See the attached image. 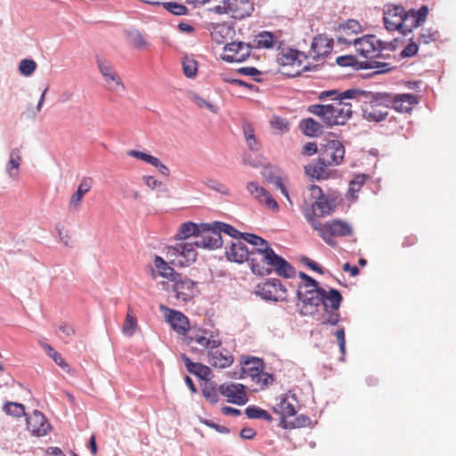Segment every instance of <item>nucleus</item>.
<instances>
[{"mask_svg":"<svg viewBox=\"0 0 456 456\" xmlns=\"http://www.w3.org/2000/svg\"><path fill=\"white\" fill-rule=\"evenodd\" d=\"M208 362L215 368L224 369L232 365L233 356L228 350L220 346L217 349H211L208 353Z\"/></svg>","mask_w":456,"mask_h":456,"instance_id":"obj_29","label":"nucleus"},{"mask_svg":"<svg viewBox=\"0 0 456 456\" xmlns=\"http://www.w3.org/2000/svg\"><path fill=\"white\" fill-rule=\"evenodd\" d=\"M366 177L364 175H356L349 183V188L346 193L347 198L355 200L357 199L356 193L360 191L362 186L364 184Z\"/></svg>","mask_w":456,"mask_h":456,"instance_id":"obj_41","label":"nucleus"},{"mask_svg":"<svg viewBox=\"0 0 456 456\" xmlns=\"http://www.w3.org/2000/svg\"><path fill=\"white\" fill-rule=\"evenodd\" d=\"M282 44L277 34L265 30L256 34L253 39L254 47L257 49H279Z\"/></svg>","mask_w":456,"mask_h":456,"instance_id":"obj_28","label":"nucleus"},{"mask_svg":"<svg viewBox=\"0 0 456 456\" xmlns=\"http://www.w3.org/2000/svg\"><path fill=\"white\" fill-rule=\"evenodd\" d=\"M167 310V308H166ZM167 320L172 329L180 335H186L190 330V323L188 318L181 312L168 309Z\"/></svg>","mask_w":456,"mask_h":456,"instance_id":"obj_30","label":"nucleus"},{"mask_svg":"<svg viewBox=\"0 0 456 456\" xmlns=\"http://www.w3.org/2000/svg\"><path fill=\"white\" fill-rule=\"evenodd\" d=\"M322 293H325V289L319 288L317 281L314 279H309L308 283L300 285L297 292L302 304L300 314L311 315L314 314L316 307L321 305Z\"/></svg>","mask_w":456,"mask_h":456,"instance_id":"obj_7","label":"nucleus"},{"mask_svg":"<svg viewBox=\"0 0 456 456\" xmlns=\"http://www.w3.org/2000/svg\"><path fill=\"white\" fill-rule=\"evenodd\" d=\"M389 108L400 113H410L413 106L419 103L418 98L412 94H389Z\"/></svg>","mask_w":456,"mask_h":456,"instance_id":"obj_24","label":"nucleus"},{"mask_svg":"<svg viewBox=\"0 0 456 456\" xmlns=\"http://www.w3.org/2000/svg\"><path fill=\"white\" fill-rule=\"evenodd\" d=\"M333 48V39L323 34L315 36L313 39L309 55L314 60L328 56Z\"/></svg>","mask_w":456,"mask_h":456,"instance_id":"obj_23","label":"nucleus"},{"mask_svg":"<svg viewBox=\"0 0 456 456\" xmlns=\"http://www.w3.org/2000/svg\"><path fill=\"white\" fill-rule=\"evenodd\" d=\"M200 227L201 225L199 226L192 222L183 223L179 226L177 232L175 235V239L176 240H186L192 237L193 240H195L200 232Z\"/></svg>","mask_w":456,"mask_h":456,"instance_id":"obj_34","label":"nucleus"},{"mask_svg":"<svg viewBox=\"0 0 456 456\" xmlns=\"http://www.w3.org/2000/svg\"><path fill=\"white\" fill-rule=\"evenodd\" d=\"M163 6L175 15H184L187 12V8L184 5L175 2L163 3Z\"/></svg>","mask_w":456,"mask_h":456,"instance_id":"obj_56","label":"nucleus"},{"mask_svg":"<svg viewBox=\"0 0 456 456\" xmlns=\"http://www.w3.org/2000/svg\"><path fill=\"white\" fill-rule=\"evenodd\" d=\"M333 166L322 160L320 156L316 160L305 167L307 175L316 180H327L334 176L335 172L331 169Z\"/></svg>","mask_w":456,"mask_h":456,"instance_id":"obj_21","label":"nucleus"},{"mask_svg":"<svg viewBox=\"0 0 456 456\" xmlns=\"http://www.w3.org/2000/svg\"><path fill=\"white\" fill-rule=\"evenodd\" d=\"M218 390H216V386L213 382L208 381L205 382L202 387V395L207 401L215 404L218 402Z\"/></svg>","mask_w":456,"mask_h":456,"instance_id":"obj_43","label":"nucleus"},{"mask_svg":"<svg viewBox=\"0 0 456 456\" xmlns=\"http://www.w3.org/2000/svg\"><path fill=\"white\" fill-rule=\"evenodd\" d=\"M242 129L248 147L251 151H258L260 149V142L255 134V129L252 125L245 122L243 123Z\"/></svg>","mask_w":456,"mask_h":456,"instance_id":"obj_39","label":"nucleus"},{"mask_svg":"<svg viewBox=\"0 0 456 456\" xmlns=\"http://www.w3.org/2000/svg\"><path fill=\"white\" fill-rule=\"evenodd\" d=\"M355 107L354 101L339 100L330 104H312L308 112L319 117L329 127L345 125L351 118Z\"/></svg>","mask_w":456,"mask_h":456,"instance_id":"obj_5","label":"nucleus"},{"mask_svg":"<svg viewBox=\"0 0 456 456\" xmlns=\"http://www.w3.org/2000/svg\"><path fill=\"white\" fill-rule=\"evenodd\" d=\"M270 123L273 128L278 129L281 132H285L289 129L287 120L281 117H273Z\"/></svg>","mask_w":456,"mask_h":456,"instance_id":"obj_61","label":"nucleus"},{"mask_svg":"<svg viewBox=\"0 0 456 456\" xmlns=\"http://www.w3.org/2000/svg\"><path fill=\"white\" fill-rule=\"evenodd\" d=\"M36 69V61L30 59H24L19 64L20 72L26 77L32 75Z\"/></svg>","mask_w":456,"mask_h":456,"instance_id":"obj_53","label":"nucleus"},{"mask_svg":"<svg viewBox=\"0 0 456 456\" xmlns=\"http://www.w3.org/2000/svg\"><path fill=\"white\" fill-rule=\"evenodd\" d=\"M191 100L200 109H207L215 114L218 112V107L216 105L211 103L208 100L196 93L191 94Z\"/></svg>","mask_w":456,"mask_h":456,"instance_id":"obj_44","label":"nucleus"},{"mask_svg":"<svg viewBox=\"0 0 456 456\" xmlns=\"http://www.w3.org/2000/svg\"><path fill=\"white\" fill-rule=\"evenodd\" d=\"M227 31V28L224 25H217L213 28L211 31V38L217 44L224 43V32Z\"/></svg>","mask_w":456,"mask_h":456,"instance_id":"obj_60","label":"nucleus"},{"mask_svg":"<svg viewBox=\"0 0 456 456\" xmlns=\"http://www.w3.org/2000/svg\"><path fill=\"white\" fill-rule=\"evenodd\" d=\"M438 37L439 33L437 30H433L431 28H424L419 35L417 38V43L419 45V46L427 45L436 42L438 39Z\"/></svg>","mask_w":456,"mask_h":456,"instance_id":"obj_42","label":"nucleus"},{"mask_svg":"<svg viewBox=\"0 0 456 456\" xmlns=\"http://www.w3.org/2000/svg\"><path fill=\"white\" fill-rule=\"evenodd\" d=\"M245 413L249 419H265L268 420L272 419L267 411L256 406L248 407L245 411Z\"/></svg>","mask_w":456,"mask_h":456,"instance_id":"obj_52","label":"nucleus"},{"mask_svg":"<svg viewBox=\"0 0 456 456\" xmlns=\"http://www.w3.org/2000/svg\"><path fill=\"white\" fill-rule=\"evenodd\" d=\"M251 255L249 250L240 239L231 241L230 244L225 248V256L229 261L236 263H243L248 261Z\"/></svg>","mask_w":456,"mask_h":456,"instance_id":"obj_25","label":"nucleus"},{"mask_svg":"<svg viewBox=\"0 0 456 456\" xmlns=\"http://www.w3.org/2000/svg\"><path fill=\"white\" fill-rule=\"evenodd\" d=\"M252 381L256 383L260 389H264L273 382V375L263 370L259 376H257V378L255 379H252Z\"/></svg>","mask_w":456,"mask_h":456,"instance_id":"obj_55","label":"nucleus"},{"mask_svg":"<svg viewBox=\"0 0 456 456\" xmlns=\"http://www.w3.org/2000/svg\"><path fill=\"white\" fill-rule=\"evenodd\" d=\"M337 63L342 67H349L355 63V59L352 55L339 56L337 58Z\"/></svg>","mask_w":456,"mask_h":456,"instance_id":"obj_64","label":"nucleus"},{"mask_svg":"<svg viewBox=\"0 0 456 456\" xmlns=\"http://www.w3.org/2000/svg\"><path fill=\"white\" fill-rule=\"evenodd\" d=\"M213 226H216V231L219 232V234L221 235L222 232L231 236L235 240H240L242 238V235L244 233L240 232L237 231L233 226L222 223V222H216Z\"/></svg>","mask_w":456,"mask_h":456,"instance_id":"obj_45","label":"nucleus"},{"mask_svg":"<svg viewBox=\"0 0 456 456\" xmlns=\"http://www.w3.org/2000/svg\"><path fill=\"white\" fill-rule=\"evenodd\" d=\"M195 248L215 249L223 244L222 236L216 226L211 228L208 224H202L195 240L192 241Z\"/></svg>","mask_w":456,"mask_h":456,"instance_id":"obj_16","label":"nucleus"},{"mask_svg":"<svg viewBox=\"0 0 456 456\" xmlns=\"http://www.w3.org/2000/svg\"><path fill=\"white\" fill-rule=\"evenodd\" d=\"M197 251L192 241L180 242L167 248V257L170 263L176 266H187L197 259Z\"/></svg>","mask_w":456,"mask_h":456,"instance_id":"obj_9","label":"nucleus"},{"mask_svg":"<svg viewBox=\"0 0 456 456\" xmlns=\"http://www.w3.org/2000/svg\"><path fill=\"white\" fill-rule=\"evenodd\" d=\"M299 53L294 50H288L281 53L278 57L280 71L290 77H297L306 69L299 60Z\"/></svg>","mask_w":456,"mask_h":456,"instance_id":"obj_14","label":"nucleus"},{"mask_svg":"<svg viewBox=\"0 0 456 456\" xmlns=\"http://www.w3.org/2000/svg\"><path fill=\"white\" fill-rule=\"evenodd\" d=\"M321 156L326 163L333 167L339 166L344 161L345 147L338 140H330L323 145Z\"/></svg>","mask_w":456,"mask_h":456,"instance_id":"obj_18","label":"nucleus"},{"mask_svg":"<svg viewBox=\"0 0 456 456\" xmlns=\"http://www.w3.org/2000/svg\"><path fill=\"white\" fill-rule=\"evenodd\" d=\"M341 203L340 194L338 191H331L324 194L318 185H310L304 194V202L301 205V211L306 218L308 211H313L314 220L317 216L331 215Z\"/></svg>","mask_w":456,"mask_h":456,"instance_id":"obj_2","label":"nucleus"},{"mask_svg":"<svg viewBox=\"0 0 456 456\" xmlns=\"http://www.w3.org/2000/svg\"><path fill=\"white\" fill-rule=\"evenodd\" d=\"M354 47L358 54L369 60V62L364 66L365 68L380 69L379 72L390 69L388 63L379 61L378 59L390 57V52L394 50L391 44L383 43L374 35H367L354 40Z\"/></svg>","mask_w":456,"mask_h":456,"instance_id":"obj_4","label":"nucleus"},{"mask_svg":"<svg viewBox=\"0 0 456 456\" xmlns=\"http://www.w3.org/2000/svg\"><path fill=\"white\" fill-rule=\"evenodd\" d=\"M300 129L309 136L314 137L322 134V126L312 118H305L300 122Z\"/></svg>","mask_w":456,"mask_h":456,"instance_id":"obj_38","label":"nucleus"},{"mask_svg":"<svg viewBox=\"0 0 456 456\" xmlns=\"http://www.w3.org/2000/svg\"><path fill=\"white\" fill-rule=\"evenodd\" d=\"M154 265L158 271L159 276L170 280L175 281L180 277V274L175 271L161 256H155Z\"/></svg>","mask_w":456,"mask_h":456,"instance_id":"obj_35","label":"nucleus"},{"mask_svg":"<svg viewBox=\"0 0 456 456\" xmlns=\"http://www.w3.org/2000/svg\"><path fill=\"white\" fill-rule=\"evenodd\" d=\"M278 400L279 402L273 407V410L281 416V425L284 428H298L310 424L311 420L307 416L295 417L296 406L287 396H281Z\"/></svg>","mask_w":456,"mask_h":456,"instance_id":"obj_8","label":"nucleus"},{"mask_svg":"<svg viewBox=\"0 0 456 456\" xmlns=\"http://www.w3.org/2000/svg\"><path fill=\"white\" fill-rule=\"evenodd\" d=\"M96 62L109 91L118 93L126 90V86L120 76L109 61L97 57Z\"/></svg>","mask_w":456,"mask_h":456,"instance_id":"obj_13","label":"nucleus"},{"mask_svg":"<svg viewBox=\"0 0 456 456\" xmlns=\"http://www.w3.org/2000/svg\"><path fill=\"white\" fill-rule=\"evenodd\" d=\"M355 89H348L346 91H340L338 89L323 90L320 92L317 98L320 101L331 100L333 102L339 100L353 101Z\"/></svg>","mask_w":456,"mask_h":456,"instance_id":"obj_33","label":"nucleus"},{"mask_svg":"<svg viewBox=\"0 0 456 456\" xmlns=\"http://www.w3.org/2000/svg\"><path fill=\"white\" fill-rule=\"evenodd\" d=\"M254 10L253 0H229L226 13L235 20H243L251 16Z\"/></svg>","mask_w":456,"mask_h":456,"instance_id":"obj_26","label":"nucleus"},{"mask_svg":"<svg viewBox=\"0 0 456 456\" xmlns=\"http://www.w3.org/2000/svg\"><path fill=\"white\" fill-rule=\"evenodd\" d=\"M251 48L250 45L240 41L231 42L224 45L221 59L230 63L244 61L250 55Z\"/></svg>","mask_w":456,"mask_h":456,"instance_id":"obj_17","label":"nucleus"},{"mask_svg":"<svg viewBox=\"0 0 456 456\" xmlns=\"http://www.w3.org/2000/svg\"><path fill=\"white\" fill-rule=\"evenodd\" d=\"M183 70L187 77H195L198 70L197 62L192 59L184 58L183 61Z\"/></svg>","mask_w":456,"mask_h":456,"instance_id":"obj_54","label":"nucleus"},{"mask_svg":"<svg viewBox=\"0 0 456 456\" xmlns=\"http://www.w3.org/2000/svg\"><path fill=\"white\" fill-rule=\"evenodd\" d=\"M218 391L228 403L243 405L248 402L245 386L242 384L224 383L218 387Z\"/></svg>","mask_w":456,"mask_h":456,"instance_id":"obj_19","label":"nucleus"},{"mask_svg":"<svg viewBox=\"0 0 456 456\" xmlns=\"http://www.w3.org/2000/svg\"><path fill=\"white\" fill-rule=\"evenodd\" d=\"M335 337L338 340L339 350L344 355L346 352L345 330L343 328L337 330L335 332Z\"/></svg>","mask_w":456,"mask_h":456,"instance_id":"obj_62","label":"nucleus"},{"mask_svg":"<svg viewBox=\"0 0 456 456\" xmlns=\"http://www.w3.org/2000/svg\"><path fill=\"white\" fill-rule=\"evenodd\" d=\"M142 180H143L145 185L147 187L151 188V190L158 189V188L161 187V185H162V183L160 181L157 180L152 175H144L142 177Z\"/></svg>","mask_w":456,"mask_h":456,"instance_id":"obj_63","label":"nucleus"},{"mask_svg":"<svg viewBox=\"0 0 456 456\" xmlns=\"http://www.w3.org/2000/svg\"><path fill=\"white\" fill-rule=\"evenodd\" d=\"M92 188V181L88 178H84L77 190L71 195L69 202V210L70 212H77L81 205L84 196L90 191Z\"/></svg>","mask_w":456,"mask_h":456,"instance_id":"obj_32","label":"nucleus"},{"mask_svg":"<svg viewBox=\"0 0 456 456\" xmlns=\"http://www.w3.org/2000/svg\"><path fill=\"white\" fill-rule=\"evenodd\" d=\"M189 372L196 375L201 379L206 380V382L209 381L212 375L211 369L202 363H195L194 367H192Z\"/></svg>","mask_w":456,"mask_h":456,"instance_id":"obj_49","label":"nucleus"},{"mask_svg":"<svg viewBox=\"0 0 456 456\" xmlns=\"http://www.w3.org/2000/svg\"><path fill=\"white\" fill-rule=\"evenodd\" d=\"M206 185L213 190V191H216L221 194H224V195H228L229 194V189L224 185L222 183L216 181V180H214V179H208L207 182H206Z\"/></svg>","mask_w":456,"mask_h":456,"instance_id":"obj_59","label":"nucleus"},{"mask_svg":"<svg viewBox=\"0 0 456 456\" xmlns=\"http://www.w3.org/2000/svg\"><path fill=\"white\" fill-rule=\"evenodd\" d=\"M127 154L130 156V157H134L135 159H138L140 160H142L150 165H152L154 164L155 161V159L157 157H154L151 154H148L146 152H142V151H136V150H131L127 152Z\"/></svg>","mask_w":456,"mask_h":456,"instance_id":"obj_57","label":"nucleus"},{"mask_svg":"<svg viewBox=\"0 0 456 456\" xmlns=\"http://www.w3.org/2000/svg\"><path fill=\"white\" fill-rule=\"evenodd\" d=\"M3 411L12 417H21L25 415V407L23 404L13 402H6L3 406Z\"/></svg>","mask_w":456,"mask_h":456,"instance_id":"obj_48","label":"nucleus"},{"mask_svg":"<svg viewBox=\"0 0 456 456\" xmlns=\"http://www.w3.org/2000/svg\"><path fill=\"white\" fill-rule=\"evenodd\" d=\"M186 343L194 350L207 351L217 349L222 346V340L218 335H214L208 330H192L186 338Z\"/></svg>","mask_w":456,"mask_h":456,"instance_id":"obj_11","label":"nucleus"},{"mask_svg":"<svg viewBox=\"0 0 456 456\" xmlns=\"http://www.w3.org/2000/svg\"><path fill=\"white\" fill-rule=\"evenodd\" d=\"M355 107L361 108L362 117L370 122H381L388 116L389 94L371 93L355 89L353 99Z\"/></svg>","mask_w":456,"mask_h":456,"instance_id":"obj_3","label":"nucleus"},{"mask_svg":"<svg viewBox=\"0 0 456 456\" xmlns=\"http://www.w3.org/2000/svg\"><path fill=\"white\" fill-rule=\"evenodd\" d=\"M26 421L28 431L38 437L45 436L51 429L48 419L39 411H34Z\"/></svg>","mask_w":456,"mask_h":456,"instance_id":"obj_22","label":"nucleus"},{"mask_svg":"<svg viewBox=\"0 0 456 456\" xmlns=\"http://www.w3.org/2000/svg\"><path fill=\"white\" fill-rule=\"evenodd\" d=\"M42 346L45 349L47 355L51 357L57 365H59L62 369H66L68 367V364L65 362L61 354L55 351L50 345L44 344Z\"/></svg>","mask_w":456,"mask_h":456,"instance_id":"obj_50","label":"nucleus"},{"mask_svg":"<svg viewBox=\"0 0 456 456\" xmlns=\"http://www.w3.org/2000/svg\"><path fill=\"white\" fill-rule=\"evenodd\" d=\"M137 328V318L128 310L122 327L123 333L128 337L134 334Z\"/></svg>","mask_w":456,"mask_h":456,"instance_id":"obj_47","label":"nucleus"},{"mask_svg":"<svg viewBox=\"0 0 456 456\" xmlns=\"http://www.w3.org/2000/svg\"><path fill=\"white\" fill-rule=\"evenodd\" d=\"M407 12L401 5L388 7L384 12L385 27L389 31H400L406 35L411 32L408 21H406Z\"/></svg>","mask_w":456,"mask_h":456,"instance_id":"obj_12","label":"nucleus"},{"mask_svg":"<svg viewBox=\"0 0 456 456\" xmlns=\"http://www.w3.org/2000/svg\"><path fill=\"white\" fill-rule=\"evenodd\" d=\"M242 239L245 241L251 244L252 246H254L255 247L254 248H270L268 245V242L265 240H264L263 238H261L257 235L252 234V233H244L242 235Z\"/></svg>","mask_w":456,"mask_h":456,"instance_id":"obj_51","label":"nucleus"},{"mask_svg":"<svg viewBox=\"0 0 456 456\" xmlns=\"http://www.w3.org/2000/svg\"><path fill=\"white\" fill-rule=\"evenodd\" d=\"M126 39L132 47L138 50L144 49L148 45L144 36L137 29L128 30L126 32Z\"/></svg>","mask_w":456,"mask_h":456,"instance_id":"obj_40","label":"nucleus"},{"mask_svg":"<svg viewBox=\"0 0 456 456\" xmlns=\"http://www.w3.org/2000/svg\"><path fill=\"white\" fill-rule=\"evenodd\" d=\"M174 291L175 297L182 302H188L196 294V283L190 279H176L174 281Z\"/></svg>","mask_w":456,"mask_h":456,"instance_id":"obj_27","label":"nucleus"},{"mask_svg":"<svg viewBox=\"0 0 456 456\" xmlns=\"http://www.w3.org/2000/svg\"><path fill=\"white\" fill-rule=\"evenodd\" d=\"M313 211H308L306 220L317 231L322 239L329 245H334V236L346 237L352 234V227L346 222L339 219H333L322 224L318 220H314Z\"/></svg>","mask_w":456,"mask_h":456,"instance_id":"obj_6","label":"nucleus"},{"mask_svg":"<svg viewBox=\"0 0 456 456\" xmlns=\"http://www.w3.org/2000/svg\"><path fill=\"white\" fill-rule=\"evenodd\" d=\"M322 297L321 305L326 312V314L322 316V323L337 325L340 320V314L338 311L343 299L341 293L336 289H325Z\"/></svg>","mask_w":456,"mask_h":456,"instance_id":"obj_10","label":"nucleus"},{"mask_svg":"<svg viewBox=\"0 0 456 456\" xmlns=\"http://www.w3.org/2000/svg\"><path fill=\"white\" fill-rule=\"evenodd\" d=\"M256 293L265 300L282 301L286 299L287 289L280 280L272 279L258 284Z\"/></svg>","mask_w":456,"mask_h":456,"instance_id":"obj_15","label":"nucleus"},{"mask_svg":"<svg viewBox=\"0 0 456 456\" xmlns=\"http://www.w3.org/2000/svg\"><path fill=\"white\" fill-rule=\"evenodd\" d=\"M362 31V26L356 20H348L344 23L339 24L337 28V39L338 43L351 45L354 44L355 37Z\"/></svg>","mask_w":456,"mask_h":456,"instance_id":"obj_20","label":"nucleus"},{"mask_svg":"<svg viewBox=\"0 0 456 456\" xmlns=\"http://www.w3.org/2000/svg\"><path fill=\"white\" fill-rule=\"evenodd\" d=\"M419 45L411 39V42L402 50L400 55L402 58H409L417 54Z\"/></svg>","mask_w":456,"mask_h":456,"instance_id":"obj_58","label":"nucleus"},{"mask_svg":"<svg viewBox=\"0 0 456 456\" xmlns=\"http://www.w3.org/2000/svg\"><path fill=\"white\" fill-rule=\"evenodd\" d=\"M428 14V8L426 5L421 6L419 10H410L407 12L406 21L409 23L411 31L414 28H418L423 24Z\"/></svg>","mask_w":456,"mask_h":456,"instance_id":"obj_36","label":"nucleus"},{"mask_svg":"<svg viewBox=\"0 0 456 456\" xmlns=\"http://www.w3.org/2000/svg\"><path fill=\"white\" fill-rule=\"evenodd\" d=\"M201 4H211L212 5L208 8L210 12L217 14H224L227 12V7L229 6V0H199Z\"/></svg>","mask_w":456,"mask_h":456,"instance_id":"obj_46","label":"nucleus"},{"mask_svg":"<svg viewBox=\"0 0 456 456\" xmlns=\"http://www.w3.org/2000/svg\"><path fill=\"white\" fill-rule=\"evenodd\" d=\"M264 362L258 358L248 359L242 367L243 373L255 379L263 371Z\"/></svg>","mask_w":456,"mask_h":456,"instance_id":"obj_37","label":"nucleus"},{"mask_svg":"<svg viewBox=\"0 0 456 456\" xmlns=\"http://www.w3.org/2000/svg\"><path fill=\"white\" fill-rule=\"evenodd\" d=\"M248 261L252 273L259 276L268 275L273 271L283 278L295 275L292 265L278 256L272 248H253Z\"/></svg>","mask_w":456,"mask_h":456,"instance_id":"obj_1","label":"nucleus"},{"mask_svg":"<svg viewBox=\"0 0 456 456\" xmlns=\"http://www.w3.org/2000/svg\"><path fill=\"white\" fill-rule=\"evenodd\" d=\"M247 189L251 195L255 197L259 202H263L273 210L278 209L277 202L273 199V197L266 191L262 186H260L257 183L250 182L247 185Z\"/></svg>","mask_w":456,"mask_h":456,"instance_id":"obj_31","label":"nucleus"}]
</instances>
